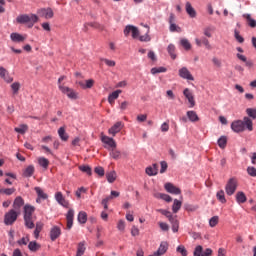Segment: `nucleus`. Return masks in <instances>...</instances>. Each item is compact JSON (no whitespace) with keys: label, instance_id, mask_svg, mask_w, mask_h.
Listing matches in <instances>:
<instances>
[{"label":"nucleus","instance_id":"f257e3e1","mask_svg":"<svg viewBox=\"0 0 256 256\" xmlns=\"http://www.w3.org/2000/svg\"><path fill=\"white\" fill-rule=\"evenodd\" d=\"M39 21V16L36 14H20L16 17V22L20 25H27L29 29Z\"/></svg>","mask_w":256,"mask_h":256},{"label":"nucleus","instance_id":"f03ea898","mask_svg":"<svg viewBox=\"0 0 256 256\" xmlns=\"http://www.w3.org/2000/svg\"><path fill=\"white\" fill-rule=\"evenodd\" d=\"M238 182L236 178H230L225 186L226 195L231 197V195H235V191H237Z\"/></svg>","mask_w":256,"mask_h":256},{"label":"nucleus","instance_id":"7ed1b4c3","mask_svg":"<svg viewBox=\"0 0 256 256\" xmlns=\"http://www.w3.org/2000/svg\"><path fill=\"white\" fill-rule=\"evenodd\" d=\"M101 141L104 144V148L108 151H111L112 149H117V142H115V139L101 134Z\"/></svg>","mask_w":256,"mask_h":256},{"label":"nucleus","instance_id":"20e7f679","mask_svg":"<svg viewBox=\"0 0 256 256\" xmlns=\"http://www.w3.org/2000/svg\"><path fill=\"white\" fill-rule=\"evenodd\" d=\"M17 217H19V212L12 209L5 214L4 223L6 225H13V223L17 221Z\"/></svg>","mask_w":256,"mask_h":256},{"label":"nucleus","instance_id":"39448f33","mask_svg":"<svg viewBox=\"0 0 256 256\" xmlns=\"http://www.w3.org/2000/svg\"><path fill=\"white\" fill-rule=\"evenodd\" d=\"M130 33L132 35V39H139V28H137V26L127 25L124 29L125 37H129Z\"/></svg>","mask_w":256,"mask_h":256},{"label":"nucleus","instance_id":"423d86ee","mask_svg":"<svg viewBox=\"0 0 256 256\" xmlns=\"http://www.w3.org/2000/svg\"><path fill=\"white\" fill-rule=\"evenodd\" d=\"M38 17H42L43 19H53L54 13L51 7L40 8L37 10Z\"/></svg>","mask_w":256,"mask_h":256},{"label":"nucleus","instance_id":"0eeeda50","mask_svg":"<svg viewBox=\"0 0 256 256\" xmlns=\"http://www.w3.org/2000/svg\"><path fill=\"white\" fill-rule=\"evenodd\" d=\"M59 89L62 93H64V95H67V97L69 99H78V94L77 92H75L73 89L67 87V86H63L61 84H59Z\"/></svg>","mask_w":256,"mask_h":256},{"label":"nucleus","instance_id":"6e6552de","mask_svg":"<svg viewBox=\"0 0 256 256\" xmlns=\"http://www.w3.org/2000/svg\"><path fill=\"white\" fill-rule=\"evenodd\" d=\"M178 75L181 79H186V81H195L193 74H191V71H189L187 67L180 68L178 70Z\"/></svg>","mask_w":256,"mask_h":256},{"label":"nucleus","instance_id":"1a4fd4ad","mask_svg":"<svg viewBox=\"0 0 256 256\" xmlns=\"http://www.w3.org/2000/svg\"><path fill=\"white\" fill-rule=\"evenodd\" d=\"M183 95L187 99L190 109H193V107H195V96L193 92H191L189 88H186L183 91Z\"/></svg>","mask_w":256,"mask_h":256},{"label":"nucleus","instance_id":"9d476101","mask_svg":"<svg viewBox=\"0 0 256 256\" xmlns=\"http://www.w3.org/2000/svg\"><path fill=\"white\" fill-rule=\"evenodd\" d=\"M164 189H166L167 193H171V195H181V189L173 185V183H166Z\"/></svg>","mask_w":256,"mask_h":256},{"label":"nucleus","instance_id":"9b49d317","mask_svg":"<svg viewBox=\"0 0 256 256\" xmlns=\"http://www.w3.org/2000/svg\"><path fill=\"white\" fill-rule=\"evenodd\" d=\"M124 125L123 122L119 121L116 122L109 130L108 133L109 135H112V137H115L117 135V133H119L121 131V129H123Z\"/></svg>","mask_w":256,"mask_h":256},{"label":"nucleus","instance_id":"f8f14e48","mask_svg":"<svg viewBox=\"0 0 256 256\" xmlns=\"http://www.w3.org/2000/svg\"><path fill=\"white\" fill-rule=\"evenodd\" d=\"M231 129L234 133H243V121L242 120H236L231 123Z\"/></svg>","mask_w":256,"mask_h":256},{"label":"nucleus","instance_id":"ddd939ff","mask_svg":"<svg viewBox=\"0 0 256 256\" xmlns=\"http://www.w3.org/2000/svg\"><path fill=\"white\" fill-rule=\"evenodd\" d=\"M25 205V200L21 196H17L13 202V208L17 213H21V207Z\"/></svg>","mask_w":256,"mask_h":256},{"label":"nucleus","instance_id":"4468645a","mask_svg":"<svg viewBox=\"0 0 256 256\" xmlns=\"http://www.w3.org/2000/svg\"><path fill=\"white\" fill-rule=\"evenodd\" d=\"M0 77L5 81V83H13V77H11L7 69L4 67H0Z\"/></svg>","mask_w":256,"mask_h":256},{"label":"nucleus","instance_id":"2eb2a0df","mask_svg":"<svg viewBox=\"0 0 256 256\" xmlns=\"http://www.w3.org/2000/svg\"><path fill=\"white\" fill-rule=\"evenodd\" d=\"M167 249H169V243L163 241L160 243V246L156 252H154V256H161L167 253Z\"/></svg>","mask_w":256,"mask_h":256},{"label":"nucleus","instance_id":"dca6fc26","mask_svg":"<svg viewBox=\"0 0 256 256\" xmlns=\"http://www.w3.org/2000/svg\"><path fill=\"white\" fill-rule=\"evenodd\" d=\"M244 131H253V120L247 116L242 119Z\"/></svg>","mask_w":256,"mask_h":256},{"label":"nucleus","instance_id":"f3484780","mask_svg":"<svg viewBox=\"0 0 256 256\" xmlns=\"http://www.w3.org/2000/svg\"><path fill=\"white\" fill-rule=\"evenodd\" d=\"M59 237H61V228L58 226H53L50 230L51 241H56V239H59Z\"/></svg>","mask_w":256,"mask_h":256},{"label":"nucleus","instance_id":"a211bd4d","mask_svg":"<svg viewBox=\"0 0 256 256\" xmlns=\"http://www.w3.org/2000/svg\"><path fill=\"white\" fill-rule=\"evenodd\" d=\"M10 39L14 43H23V41H25V39H27V35L23 36L17 32H13L10 34Z\"/></svg>","mask_w":256,"mask_h":256},{"label":"nucleus","instance_id":"6ab92c4d","mask_svg":"<svg viewBox=\"0 0 256 256\" xmlns=\"http://www.w3.org/2000/svg\"><path fill=\"white\" fill-rule=\"evenodd\" d=\"M33 213H35V207L29 204H26L24 206V219L33 218Z\"/></svg>","mask_w":256,"mask_h":256},{"label":"nucleus","instance_id":"aec40b11","mask_svg":"<svg viewBox=\"0 0 256 256\" xmlns=\"http://www.w3.org/2000/svg\"><path fill=\"white\" fill-rule=\"evenodd\" d=\"M145 173L149 175V177H155V175H157V173H159V167L157 166V164H153L152 166H148L145 169Z\"/></svg>","mask_w":256,"mask_h":256},{"label":"nucleus","instance_id":"412c9836","mask_svg":"<svg viewBox=\"0 0 256 256\" xmlns=\"http://www.w3.org/2000/svg\"><path fill=\"white\" fill-rule=\"evenodd\" d=\"M122 93H123L122 90H115L114 92L109 94L108 103H110V105H113V103H115V100L119 99V95H121Z\"/></svg>","mask_w":256,"mask_h":256},{"label":"nucleus","instance_id":"4be33fe9","mask_svg":"<svg viewBox=\"0 0 256 256\" xmlns=\"http://www.w3.org/2000/svg\"><path fill=\"white\" fill-rule=\"evenodd\" d=\"M186 116L191 121V123H197L199 121V115H197V112L193 110H189L186 112Z\"/></svg>","mask_w":256,"mask_h":256},{"label":"nucleus","instance_id":"5701e85b","mask_svg":"<svg viewBox=\"0 0 256 256\" xmlns=\"http://www.w3.org/2000/svg\"><path fill=\"white\" fill-rule=\"evenodd\" d=\"M186 13L191 17V19H195V17H197V11H195V8H193L189 2H186Z\"/></svg>","mask_w":256,"mask_h":256},{"label":"nucleus","instance_id":"b1692460","mask_svg":"<svg viewBox=\"0 0 256 256\" xmlns=\"http://www.w3.org/2000/svg\"><path fill=\"white\" fill-rule=\"evenodd\" d=\"M55 199L57 203H59V205H62V207H67V205H69V203H67V200H65V197H63V193L61 192H57L55 194Z\"/></svg>","mask_w":256,"mask_h":256},{"label":"nucleus","instance_id":"393cba45","mask_svg":"<svg viewBox=\"0 0 256 256\" xmlns=\"http://www.w3.org/2000/svg\"><path fill=\"white\" fill-rule=\"evenodd\" d=\"M247 201V196L245 195V192L239 191L236 193V203L238 205H241Z\"/></svg>","mask_w":256,"mask_h":256},{"label":"nucleus","instance_id":"a878e982","mask_svg":"<svg viewBox=\"0 0 256 256\" xmlns=\"http://www.w3.org/2000/svg\"><path fill=\"white\" fill-rule=\"evenodd\" d=\"M87 250V247H85V241H82L78 243L77 245V251L76 256H83L85 255V251Z\"/></svg>","mask_w":256,"mask_h":256},{"label":"nucleus","instance_id":"bb28decb","mask_svg":"<svg viewBox=\"0 0 256 256\" xmlns=\"http://www.w3.org/2000/svg\"><path fill=\"white\" fill-rule=\"evenodd\" d=\"M144 27H146L147 32L144 35H138V39L142 43H149V41H151V36H149V27L147 25H144Z\"/></svg>","mask_w":256,"mask_h":256},{"label":"nucleus","instance_id":"cd10ccee","mask_svg":"<svg viewBox=\"0 0 256 256\" xmlns=\"http://www.w3.org/2000/svg\"><path fill=\"white\" fill-rule=\"evenodd\" d=\"M154 197L156 199H162L163 201H166V203H171L173 201V198H171L169 194L156 193L154 194Z\"/></svg>","mask_w":256,"mask_h":256},{"label":"nucleus","instance_id":"c85d7f7f","mask_svg":"<svg viewBox=\"0 0 256 256\" xmlns=\"http://www.w3.org/2000/svg\"><path fill=\"white\" fill-rule=\"evenodd\" d=\"M28 249L32 253H36V251H39V249H41V244L37 243V241H31L28 244Z\"/></svg>","mask_w":256,"mask_h":256},{"label":"nucleus","instance_id":"c756f323","mask_svg":"<svg viewBox=\"0 0 256 256\" xmlns=\"http://www.w3.org/2000/svg\"><path fill=\"white\" fill-rule=\"evenodd\" d=\"M58 135L61 141H69V134L65 131V127H60L58 129Z\"/></svg>","mask_w":256,"mask_h":256},{"label":"nucleus","instance_id":"7c9ffc66","mask_svg":"<svg viewBox=\"0 0 256 256\" xmlns=\"http://www.w3.org/2000/svg\"><path fill=\"white\" fill-rule=\"evenodd\" d=\"M33 173H35V166L29 165L23 171V177H33Z\"/></svg>","mask_w":256,"mask_h":256},{"label":"nucleus","instance_id":"2f4dec72","mask_svg":"<svg viewBox=\"0 0 256 256\" xmlns=\"http://www.w3.org/2000/svg\"><path fill=\"white\" fill-rule=\"evenodd\" d=\"M182 205H183V202H181V200L174 199V202L172 205L173 213H179V210L181 209Z\"/></svg>","mask_w":256,"mask_h":256},{"label":"nucleus","instance_id":"473e14b6","mask_svg":"<svg viewBox=\"0 0 256 256\" xmlns=\"http://www.w3.org/2000/svg\"><path fill=\"white\" fill-rule=\"evenodd\" d=\"M243 17H244V19H246V21H248L249 27H251L252 29H255L256 20L251 18V14H243Z\"/></svg>","mask_w":256,"mask_h":256},{"label":"nucleus","instance_id":"72a5a7b5","mask_svg":"<svg viewBox=\"0 0 256 256\" xmlns=\"http://www.w3.org/2000/svg\"><path fill=\"white\" fill-rule=\"evenodd\" d=\"M169 222L172 225V231L173 233H177L179 231V220H177V216L169 220Z\"/></svg>","mask_w":256,"mask_h":256},{"label":"nucleus","instance_id":"f704fd0d","mask_svg":"<svg viewBox=\"0 0 256 256\" xmlns=\"http://www.w3.org/2000/svg\"><path fill=\"white\" fill-rule=\"evenodd\" d=\"M106 179H107L108 183H115V181L117 179V173L115 171L106 173Z\"/></svg>","mask_w":256,"mask_h":256},{"label":"nucleus","instance_id":"c9c22d12","mask_svg":"<svg viewBox=\"0 0 256 256\" xmlns=\"http://www.w3.org/2000/svg\"><path fill=\"white\" fill-rule=\"evenodd\" d=\"M28 129H29V126H27V124H22L19 127L14 128V131L16 133H20V135H25Z\"/></svg>","mask_w":256,"mask_h":256},{"label":"nucleus","instance_id":"e433bc0d","mask_svg":"<svg viewBox=\"0 0 256 256\" xmlns=\"http://www.w3.org/2000/svg\"><path fill=\"white\" fill-rule=\"evenodd\" d=\"M216 199H218V201L220 203H227V198H225V191L223 190H219L217 193H216Z\"/></svg>","mask_w":256,"mask_h":256},{"label":"nucleus","instance_id":"4c0bfd02","mask_svg":"<svg viewBox=\"0 0 256 256\" xmlns=\"http://www.w3.org/2000/svg\"><path fill=\"white\" fill-rule=\"evenodd\" d=\"M78 222L84 225V223H87V212L81 211L78 213Z\"/></svg>","mask_w":256,"mask_h":256},{"label":"nucleus","instance_id":"58836bf2","mask_svg":"<svg viewBox=\"0 0 256 256\" xmlns=\"http://www.w3.org/2000/svg\"><path fill=\"white\" fill-rule=\"evenodd\" d=\"M213 31H215V27L213 26H207L203 29V33L205 37H208V38L213 37Z\"/></svg>","mask_w":256,"mask_h":256},{"label":"nucleus","instance_id":"ea45409f","mask_svg":"<svg viewBox=\"0 0 256 256\" xmlns=\"http://www.w3.org/2000/svg\"><path fill=\"white\" fill-rule=\"evenodd\" d=\"M167 51H168L171 59H173V60L177 59V54H175V45L169 44L167 47Z\"/></svg>","mask_w":256,"mask_h":256},{"label":"nucleus","instance_id":"a19ab883","mask_svg":"<svg viewBox=\"0 0 256 256\" xmlns=\"http://www.w3.org/2000/svg\"><path fill=\"white\" fill-rule=\"evenodd\" d=\"M35 191L40 199H42L44 201H45V199H48L49 196L40 187H35Z\"/></svg>","mask_w":256,"mask_h":256},{"label":"nucleus","instance_id":"79ce46f5","mask_svg":"<svg viewBox=\"0 0 256 256\" xmlns=\"http://www.w3.org/2000/svg\"><path fill=\"white\" fill-rule=\"evenodd\" d=\"M217 143L220 149H225L227 147V136H221Z\"/></svg>","mask_w":256,"mask_h":256},{"label":"nucleus","instance_id":"37998d69","mask_svg":"<svg viewBox=\"0 0 256 256\" xmlns=\"http://www.w3.org/2000/svg\"><path fill=\"white\" fill-rule=\"evenodd\" d=\"M38 163L40 167H43V169H47L49 167V160L45 157L38 158Z\"/></svg>","mask_w":256,"mask_h":256},{"label":"nucleus","instance_id":"c03bdc74","mask_svg":"<svg viewBox=\"0 0 256 256\" xmlns=\"http://www.w3.org/2000/svg\"><path fill=\"white\" fill-rule=\"evenodd\" d=\"M246 114L249 117V119L255 120L256 119V108H247L246 109Z\"/></svg>","mask_w":256,"mask_h":256},{"label":"nucleus","instance_id":"a18cd8bd","mask_svg":"<svg viewBox=\"0 0 256 256\" xmlns=\"http://www.w3.org/2000/svg\"><path fill=\"white\" fill-rule=\"evenodd\" d=\"M110 151V157H112V159H121V151L112 148Z\"/></svg>","mask_w":256,"mask_h":256},{"label":"nucleus","instance_id":"49530a36","mask_svg":"<svg viewBox=\"0 0 256 256\" xmlns=\"http://www.w3.org/2000/svg\"><path fill=\"white\" fill-rule=\"evenodd\" d=\"M158 213H161V215H164L165 217H167L169 221L175 218V216H173V214H171L170 211L165 209H158Z\"/></svg>","mask_w":256,"mask_h":256},{"label":"nucleus","instance_id":"de8ad7c7","mask_svg":"<svg viewBox=\"0 0 256 256\" xmlns=\"http://www.w3.org/2000/svg\"><path fill=\"white\" fill-rule=\"evenodd\" d=\"M79 170L82 171V173H87L89 176L93 175V170H91L89 165L79 166Z\"/></svg>","mask_w":256,"mask_h":256},{"label":"nucleus","instance_id":"09e8293b","mask_svg":"<svg viewBox=\"0 0 256 256\" xmlns=\"http://www.w3.org/2000/svg\"><path fill=\"white\" fill-rule=\"evenodd\" d=\"M42 229H43V224H41L40 222L36 223V228L34 230L35 239H39V234L41 233Z\"/></svg>","mask_w":256,"mask_h":256},{"label":"nucleus","instance_id":"8fccbe9b","mask_svg":"<svg viewBox=\"0 0 256 256\" xmlns=\"http://www.w3.org/2000/svg\"><path fill=\"white\" fill-rule=\"evenodd\" d=\"M11 89H12L13 95H17V93H19V89H21V83L19 82L12 83Z\"/></svg>","mask_w":256,"mask_h":256},{"label":"nucleus","instance_id":"3c124183","mask_svg":"<svg viewBox=\"0 0 256 256\" xmlns=\"http://www.w3.org/2000/svg\"><path fill=\"white\" fill-rule=\"evenodd\" d=\"M180 44L186 51H189V49H191V43L189 42V40H187V38L181 39Z\"/></svg>","mask_w":256,"mask_h":256},{"label":"nucleus","instance_id":"603ef678","mask_svg":"<svg viewBox=\"0 0 256 256\" xmlns=\"http://www.w3.org/2000/svg\"><path fill=\"white\" fill-rule=\"evenodd\" d=\"M167 68L165 67H154L151 69L152 75H157V73H166Z\"/></svg>","mask_w":256,"mask_h":256},{"label":"nucleus","instance_id":"864d4df0","mask_svg":"<svg viewBox=\"0 0 256 256\" xmlns=\"http://www.w3.org/2000/svg\"><path fill=\"white\" fill-rule=\"evenodd\" d=\"M100 61L105 63V65H107V67H115V65H116L115 60H110V59H107V58H101Z\"/></svg>","mask_w":256,"mask_h":256},{"label":"nucleus","instance_id":"5fc2aeb1","mask_svg":"<svg viewBox=\"0 0 256 256\" xmlns=\"http://www.w3.org/2000/svg\"><path fill=\"white\" fill-rule=\"evenodd\" d=\"M111 199H113L112 196H107L106 198L102 199L101 204L103 205L105 211H107V209H109V201H111Z\"/></svg>","mask_w":256,"mask_h":256},{"label":"nucleus","instance_id":"6e6d98bb","mask_svg":"<svg viewBox=\"0 0 256 256\" xmlns=\"http://www.w3.org/2000/svg\"><path fill=\"white\" fill-rule=\"evenodd\" d=\"M83 193H87V188L82 186L75 191L77 199H81V195H83Z\"/></svg>","mask_w":256,"mask_h":256},{"label":"nucleus","instance_id":"4d7b16f0","mask_svg":"<svg viewBox=\"0 0 256 256\" xmlns=\"http://www.w3.org/2000/svg\"><path fill=\"white\" fill-rule=\"evenodd\" d=\"M25 226L28 229H33L35 227V223H33V218H24Z\"/></svg>","mask_w":256,"mask_h":256},{"label":"nucleus","instance_id":"13d9d810","mask_svg":"<svg viewBox=\"0 0 256 256\" xmlns=\"http://www.w3.org/2000/svg\"><path fill=\"white\" fill-rule=\"evenodd\" d=\"M169 29H170V32H171V33H175V31H176L177 33H181V27L177 26V24H175V23H173V22L170 23Z\"/></svg>","mask_w":256,"mask_h":256},{"label":"nucleus","instance_id":"bf43d9fd","mask_svg":"<svg viewBox=\"0 0 256 256\" xmlns=\"http://www.w3.org/2000/svg\"><path fill=\"white\" fill-rule=\"evenodd\" d=\"M176 251H177V253H180L182 256H187V255H188L187 249H186L185 246H183V245H179V246L176 248Z\"/></svg>","mask_w":256,"mask_h":256},{"label":"nucleus","instance_id":"052dcab7","mask_svg":"<svg viewBox=\"0 0 256 256\" xmlns=\"http://www.w3.org/2000/svg\"><path fill=\"white\" fill-rule=\"evenodd\" d=\"M193 255L194 256H202L203 255V246H201V245L196 246L194 249Z\"/></svg>","mask_w":256,"mask_h":256},{"label":"nucleus","instance_id":"680f3d73","mask_svg":"<svg viewBox=\"0 0 256 256\" xmlns=\"http://www.w3.org/2000/svg\"><path fill=\"white\" fill-rule=\"evenodd\" d=\"M217 223H219V216H213L209 220L210 227H216Z\"/></svg>","mask_w":256,"mask_h":256},{"label":"nucleus","instance_id":"e2e57ef3","mask_svg":"<svg viewBox=\"0 0 256 256\" xmlns=\"http://www.w3.org/2000/svg\"><path fill=\"white\" fill-rule=\"evenodd\" d=\"M234 37L238 43H244L245 38L243 36L239 35V30H234Z\"/></svg>","mask_w":256,"mask_h":256},{"label":"nucleus","instance_id":"0e129e2a","mask_svg":"<svg viewBox=\"0 0 256 256\" xmlns=\"http://www.w3.org/2000/svg\"><path fill=\"white\" fill-rule=\"evenodd\" d=\"M94 172L96 175H99V177H103L105 175V169L101 166L95 167Z\"/></svg>","mask_w":256,"mask_h":256},{"label":"nucleus","instance_id":"69168bd1","mask_svg":"<svg viewBox=\"0 0 256 256\" xmlns=\"http://www.w3.org/2000/svg\"><path fill=\"white\" fill-rule=\"evenodd\" d=\"M0 193H4V195H13L15 193V188L0 189Z\"/></svg>","mask_w":256,"mask_h":256},{"label":"nucleus","instance_id":"338daca9","mask_svg":"<svg viewBox=\"0 0 256 256\" xmlns=\"http://www.w3.org/2000/svg\"><path fill=\"white\" fill-rule=\"evenodd\" d=\"M247 173L250 175V177H256V168L253 166H249L247 168Z\"/></svg>","mask_w":256,"mask_h":256},{"label":"nucleus","instance_id":"774afa93","mask_svg":"<svg viewBox=\"0 0 256 256\" xmlns=\"http://www.w3.org/2000/svg\"><path fill=\"white\" fill-rule=\"evenodd\" d=\"M118 231H125V220H119L117 224Z\"/></svg>","mask_w":256,"mask_h":256}]
</instances>
